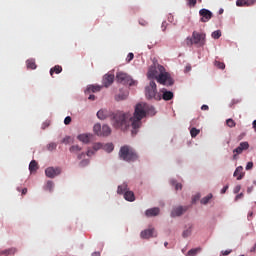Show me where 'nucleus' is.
<instances>
[{
    "label": "nucleus",
    "instance_id": "f257e3e1",
    "mask_svg": "<svg viewBox=\"0 0 256 256\" xmlns=\"http://www.w3.org/2000/svg\"><path fill=\"white\" fill-rule=\"evenodd\" d=\"M155 107L142 102L138 103L135 106V110L133 116L131 114L125 112H116L113 113L107 109H101L97 112V117L101 121H105V119H111V123L115 129H121L122 131L127 130L129 127V120L130 126L132 127V135H137L139 133V129H141V125H143V119L150 115L153 117L155 115Z\"/></svg>",
    "mask_w": 256,
    "mask_h": 256
},
{
    "label": "nucleus",
    "instance_id": "f03ea898",
    "mask_svg": "<svg viewBox=\"0 0 256 256\" xmlns=\"http://www.w3.org/2000/svg\"><path fill=\"white\" fill-rule=\"evenodd\" d=\"M147 77L148 79H156L160 85H165L166 87H171L175 83L171 74L161 65L151 66L148 70Z\"/></svg>",
    "mask_w": 256,
    "mask_h": 256
},
{
    "label": "nucleus",
    "instance_id": "7ed1b4c3",
    "mask_svg": "<svg viewBox=\"0 0 256 256\" xmlns=\"http://www.w3.org/2000/svg\"><path fill=\"white\" fill-rule=\"evenodd\" d=\"M119 157L122 161H127V163H133L139 159V155L135 149L129 145H124L120 148Z\"/></svg>",
    "mask_w": 256,
    "mask_h": 256
},
{
    "label": "nucleus",
    "instance_id": "20e7f679",
    "mask_svg": "<svg viewBox=\"0 0 256 256\" xmlns=\"http://www.w3.org/2000/svg\"><path fill=\"white\" fill-rule=\"evenodd\" d=\"M206 37L207 35L204 32L193 31L192 36L186 38V45L187 47H193V45H196V47H204Z\"/></svg>",
    "mask_w": 256,
    "mask_h": 256
},
{
    "label": "nucleus",
    "instance_id": "39448f33",
    "mask_svg": "<svg viewBox=\"0 0 256 256\" xmlns=\"http://www.w3.org/2000/svg\"><path fill=\"white\" fill-rule=\"evenodd\" d=\"M145 95L147 99H155L161 101V94L157 93V84L151 80L149 85L145 88Z\"/></svg>",
    "mask_w": 256,
    "mask_h": 256
},
{
    "label": "nucleus",
    "instance_id": "423d86ee",
    "mask_svg": "<svg viewBox=\"0 0 256 256\" xmlns=\"http://www.w3.org/2000/svg\"><path fill=\"white\" fill-rule=\"evenodd\" d=\"M116 80L118 83H122V85H129V87H135L137 86V81L133 80L129 74L119 71L116 73Z\"/></svg>",
    "mask_w": 256,
    "mask_h": 256
},
{
    "label": "nucleus",
    "instance_id": "0eeeda50",
    "mask_svg": "<svg viewBox=\"0 0 256 256\" xmlns=\"http://www.w3.org/2000/svg\"><path fill=\"white\" fill-rule=\"evenodd\" d=\"M249 149V142H241L237 148L233 150V159L236 161L237 155H241L244 151H247Z\"/></svg>",
    "mask_w": 256,
    "mask_h": 256
},
{
    "label": "nucleus",
    "instance_id": "6e6552de",
    "mask_svg": "<svg viewBox=\"0 0 256 256\" xmlns=\"http://www.w3.org/2000/svg\"><path fill=\"white\" fill-rule=\"evenodd\" d=\"M45 173H46V177H49L50 179H53V178L57 177V175L61 174V168H59V167H57V168L48 167L45 170Z\"/></svg>",
    "mask_w": 256,
    "mask_h": 256
},
{
    "label": "nucleus",
    "instance_id": "1a4fd4ad",
    "mask_svg": "<svg viewBox=\"0 0 256 256\" xmlns=\"http://www.w3.org/2000/svg\"><path fill=\"white\" fill-rule=\"evenodd\" d=\"M199 15L202 17L200 19L202 23H207L213 17V13L205 8L199 11Z\"/></svg>",
    "mask_w": 256,
    "mask_h": 256
},
{
    "label": "nucleus",
    "instance_id": "9d476101",
    "mask_svg": "<svg viewBox=\"0 0 256 256\" xmlns=\"http://www.w3.org/2000/svg\"><path fill=\"white\" fill-rule=\"evenodd\" d=\"M142 239H151V237H157V232H155V228H149L143 230L140 234Z\"/></svg>",
    "mask_w": 256,
    "mask_h": 256
},
{
    "label": "nucleus",
    "instance_id": "9b49d317",
    "mask_svg": "<svg viewBox=\"0 0 256 256\" xmlns=\"http://www.w3.org/2000/svg\"><path fill=\"white\" fill-rule=\"evenodd\" d=\"M78 141H80L81 143H84L85 145H88V143H91V140L93 139V134H79L77 136Z\"/></svg>",
    "mask_w": 256,
    "mask_h": 256
},
{
    "label": "nucleus",
    "instance_id": "f8f14e48",
    "mask_svg": "<svg viewBox=\"0 0 256 256\" xmlns=\"http://www.w3.org/2000/svg\"><path fill=\"white\" fill-rule=\"evenodd\" d=\"M113 81H115V75L106 74L103 77L102 83H103L104 87H109V86L113 85Z\"/></svg>",
    "mask_w": 256,
    "mask_h": 256
},
{
    "label": "nucleus",
    "instance_id": "ddd939ff",
    "mask_svg": "<svg viewBox=\"0 0 256 256\" xmlns=\"http://www.w3.org/2000/svg\"><path fill=\"white\" fill-rule=\"evenodd\" d=\"M185 211H187V207H183V206L175 207L171 212V217H181V215H183Z\"/></svg>",
    "mask_w": 256,
    "mask_h": 256
},
{
    "label": "nucleus",
    "instance_id": "4468645a",
    "mask_svg": "<svg viewBox=\"0 0 256 256\" xmlns=\"http://www.w3.org/2000/svg\"><path fill=\"white\" fill-rule=\"evenodd\" d=\"M101 89H103V86L90 85L87 87L85 94L89 95V93H99V91H101Z\"/></svg>",
    "mask_w": 256,
    "mask_h": 256
},
{
    "label": "nucleus",
    "instance_id": "2eb2a0df",
    "mask_svg": "<svg viewBox=\"0 0 256 256\" xmlns=\"http://www.w3.org/2000/svg\"><path fill=\"white\" fill-rule=\"evenodd\" d=\"M236 177L237 181H241L243 177H245V173L243 172V166H238L233 174Z\"/></svg>",
    "mask_w": 256,
    "mask_h": 256
},
{
    "label": "nucleus",
    "instance_id": "dca6fc26",
    "mask_svg": "<svg viewBox=\"0 0 256 256\" xmlns=\"http://www.w3.org/2000/svg\"><path fill=\"white\" fill-rule=\"evenodd\" d=\"M160 210L157 207L154 208H150L148 210H146L145 215L146 217H157V215H159Z\"/></svg>",
    "mask_w": 256,
    "mask_h": 256
},
{
    "label": "nucleus",
    "instance_id": "f3484780",
    "mask_svg": "<svg viewBox=\"0 0 256 256\" xmlns=\"http://www.w3.org/2000/svg\"><path fill=\"white\" fill-rule=\"evenodd\" d=\"M162 93V99H164V101H171V99H173V92L162 89Z\"/></svg>",
    "mask_w": 256,
    "mask_h": 256
},
{
    "label": "nucleus",
    "instance_id": "a211bd4d",
    "mask_svg": "<svg viewBox=\"0 0 256 256\" xmlns=\"http://www.w3.org/2000/svg\"><path fill=\"white\" fill-rule=\"evenodd\" d=\"M124 199L126 200V201H130V202H133V201H135V193H133V191H126L125 193H124Z\"/></svg>",
    "mask_w": 256,
    "mask_h": 256
},
{
    "label": "nucleus",
    "instance_id": "6ab92c4d",
    "mask_svg": "<svg viewBox=\"0 0 256 256\" xmlns=\"http://www.w3.org/2000/svg\"><path fill=\"white\" fill-rule=\"evenodd\" d=\"M109 135H111V127L109 125H103L101 137H109Z\"/></svg>",
    "mask_w": 256,
    "mask_h": 256
},
{
    "label": "nucleus",
    "instance_id": "aec40b11",
    "mask_svg": "<svg viewBox=\"0 0 256 256\" xmlns=\"http://www.w3.org/2000/svg\"><path fill=\"white\" fill-rule=\"evenodd\" d=\"M15 253H17V249L15 248H10V249L0 251V255H4V256L14 255Z\"/></svg>",
    "mask_w": 256,
    "mask_h": 256
},
{
    "label": "nucleus",
    "instance_id": "412c9836",
    "mask_svg": "<svg viewBox=\"0 0 256 256\" xmlns=\"http://www.w3.org/2000/svg\"><path fill=\"white\" fill-rule=\"evenodd\" d=\"M63 71V67L60 65H56L53 68L50 69V75L53 77V73H56V75H59Z\"/></svg>",
    "mask_w": 256,
    "mask_h": 256
},
{
    "label": "nucleus",
    "instance_id": "4be33fe9",
    "mask_svg": "<svg viewBox=\"0 0 256 256\" xmlns=\"http://www.w3.org/2000/svg\"><path fill=\"white\" fill-rule=\"evenodd\" d=\"M83 148H81V146L79 145H72L69 148L70 153H73L74 155H77L78 153H81Z\"/></svg>",
    "mask_w": 256,
    "mask_h": 256
},
{
    "label": "nucleus",
    "instance_id": "5701e85b",
    "mask_svg": "<svg viewBox=\"0 0 256 256\" xmlns=\"http://www.w3.org/2000/svg\"><path fill=\"white\" fill-rule=\"evenodd\" d=\"M102 149L106 151V153H111L115 149V147L113 146V143H107L102 145Z\"/></svg>",
    "mask_w": 256,
    "mask_h": 256
},
{
    "label": "nucleus",
    "instance_id": "b1692460",
    "mask_svg": "<svg viewBox=\"0 0 256 256\" xmlns=\"http://www.w3.org/2000/svg\"><path fill=\"white\" fill-rule=\"evenodd\" d=\"M37 161L32 160L29 164V171L30 173H33V171H37V169H39V167L37 166Z\"/></svg>",
    "mask_w": 256,
    "mask_h": 256
},
{
    "label": "nucleus",
    "instance_id": "393cba45",
    "mask_svg": "<svg viewBox=\"0 0 256 256\" xmlns=\"http://www.w3.org/2000/svg\"><path fill=\"white\" fill-rule=\"evenodd\" d=\"M127 190V183H123L122 185L118 186V190L117 193L119 195H123V193H125Z\"/></svg>",
    "mask_w": 256,
    "mask_h": 256
},
{
    "label": "nucleus",
    "instance_id": "a878e982",
    "mask_svg": "<svg viewBox=\"0 0 256 256\" xmlns=\"http://www.w3.org/2000/svg\"><path fill=\"white\" fill-rule=\"evenodd\" d=\"M93 131L95 135H98V137H101V132H102L101 124H95L93 127Z\"/></svg>",
    "mask_w": 256,
    "mask_h": 256
},
{
    "label": "nucleus",
    "instance_id": "bb28decb",
    "mask_svg": "<svg viewBox=\"0 0 256 256\" xmlns=\"http://www.w3.org/2000/svg\"><path fill=\"white\" fill-rule=\"evenodd\" d=\"M26 65L28 69H37V64H35V60L29 59L26 61Z\"/></svg>",
    "mask_w": 256,
    "mask_h": 256
},
{
    "label": "nucleus",
    "instance_id": "cd10ccee",
    "mask_svg": "<svg viewBox=\"0 0 256 256\" xmlns=\"http://www.w3.org/2000/svg\"><path fill=\"white\" fill-rule=\"evenodd\" d=\"M197 253H201V247L193 248V249L189 250L187 255L188 256H195V255H197Z\"/></svg>",
    "mask_w": 256,
    "mask_h": 256
},
{
    "label": "nucleus",
    "instance_id": "c85d7f7f",
    "mask_svg": "<svg viewBox=\"0 0 256 256\" xmlns=\"http://www.w3.org/2000/svg\"><path fill=\"white\" fill-rule=\"evenodd\" d=\"M211 199H213V194H208L206 197L201 199L202 205H207Z\"/></svg>",
    "mask_w": 256,
    "mask_h": 256
},
{
    "label": "nucleus",
    "instance_id": "c756f323",
    "mask_svg": "<svg viewBox=\"0 0 256 256\" xmlns=\"http://www.w3.org/2000/svg\"><path fill=\"white\" fill-rule=\"evenodd\" d=\"M199 133H201V130H199L197 128H191V130H190V135L193 139H195V137H197V135H199Z\"/></svg>",
    "mask_w": 256,
    "mask_h": 256
},
{
    "label": "nucleus",
    "instance_id": "7c9ffc66",
    "mask_svg": "<svg viewBox=\"0 0 256 256\" xmlns=\"http://www.w3.org/2000/svg\"><path fill=\"white\" fill-rule=\"evenodd\" d=\"M47 151H55V149H57V143L55 142H50L47 146H46Z\"/></svg>",
    "mask_w": 256,
    "mask_h": 256
},
{
    "label": "nucleus",
    "instance_id": "2f4dec72",
    "mask_svg": "<svg viewBox=\"0 0 256 256\" xmlns=\"http://www.w3.org/2000/svg\"><path fill=\"white\" fill-rule=\"evenodd\" d=\"M192 229H193V226H189L188 229L183 231L182 237L187 238V237L191 236Z\"/></svg>",
    "mask_w": 256,
    "mask_h": 256
},
{
    "label": "nucleus",
    "instance_id": "473e14b6",
    "mask_svg": "<svg viewBox=\"0 0 256 256\" xmlns=\"http://www.w3.org/2000/svg\"><path fill=\"white\" fill-rule=\"evenodd\" d=\"M53 187H55V184L53 183V181H48L46 186H45V191H53Z\"/></svg>",
    "mask_w": 256,
    "mask_h": 256
},
{
    "label": "nucleus",
    "instance_id": "72a5a7b5",
    "mask_svg": "<svg viewBox=\"0 0 256 256\" xmlns=\"http://www.w3.org/2000/svg\"><path fill=\"white\" fill-rule=\"evenodd\" d=\"M127 95H128L127 92L123 93V94H118L116 96V101H125V99H127Z\"/></svg>",
    "mask_w": 256,
    "mask_h": 256
},
{
    "label": "nucleus",
    "instance_id": "f704fd0d",
    "mask_svg": "<svg viewBox=\"0 0 256 256\" xmlns=\"http://www.w3.org/2000/svg\"><path fill=\"white\" fill-rule=\"evenodd\" d=\"M236 5L237 7H247V2L246 0H237Z\"/></svg>",
    "mask_w": 256,
    "mask_h": 256
},
{
    "label": "nucleus",
    "instance_id": "c9c22d12",
    "mask_svg": "<svg viewBox=\"0 0 256 256\" xmlns=\"http://www.w3.org/2000/svg\"><path fill=\"white\" fill-rule=\"evenodd\" d=\"M226 124L228 125V127H235L236 125L235 120L231 118L226 120Z\"/></svg>",
    "mask_w": 256,
    "mask_h": 256
},
{
    "label": "nucleus",
    "instance_id": "e433bc0d",
    "mask_svg": "<svg viewBox=\"0 0 256 256\" xmlns=\"http://www.w3.org/2000/svg\"><path fill=\"white\" fill-rule=\"evenodd\" d=\"M134 58H135V54H133L132 52H130V53L127 55L126 63H131V61H133Z\"/></svg>",
    "mask_w": 256,
    "mask_h": 256
},
{
    "label": "nucleus",
    "instance_id": "4c0bfd02",
    "mask_svg": "<svg viewBox=\"0 0 256 256\" xmlns=\"http://www.w3.org/2000/svg\"><path fill=\"white\" fill-rule=\"evenodd\" d=\"M219 37H221V31L220 30H216L212 33V38L213 39H219Z\"/></svg>",
    "mask_w": 256,
    "mask_h": 256
},
{
    "label": "nucleus",
    "instance_id": "58836bf2",
    "mask_svg": "<svg viewBox=\"0 0 256 256\" xmlns=\"http://www.w3.org/2000/svg\"><path fill=\"white\" fill-rule=\"evenodd\" d=\"M214 65H215L218 69H225V63H223V62L215 61Z\"/></svg>",
    "mask_w": 256,
    "mask_h": 256
},
{
    "label": "nucleus",
    "instance_id": "ea45409f",
    "mask_svg": "<svg viewBox=\"0 0 256 256\" xmlns=\"http://www.w3.org/2000/svg\"><path fill=\"white\" fill-rule=\"evenodd\" d=\"M99 149H103V144L96 143V144L93 145V150L94 151H99Z\"/></svg>",
    "mask_w": 256,
    "mask_h": 256
},
{
    "label": "nucleus",
    "instance_id": "a19ab883",
    "mask_svg": "<svg viewBox=\"0 0 256 256\" xmlns=\"http://www.w3.org/2000/svg\"><path fill=\"white\" fill-rule=\"evenodd\" d=\"M87 165H89V160L84 159L79 163L80 167H87Z\"/></svg>",
    "mask_w": 256,
    "mask_h": 256
},
{
    "label": "nucleus",
    "instance_id": "79ce46f5",
    "mask_svg": "<svg viewBox=\"0 0 256 256\" xmlns=\"http://www.w3.org/2000/svg\"><path fill=\"white\" fill-rule=\"evenodd\" d=\"M62 143L69 145V143H71V138L69 136L64 137Z\"/></svg>",
    "mask_w": 256,
    "mask_h": 256
},
{
    "label": "nucleus",
    "instance_id": "37998d69",
    "mask_svg": "<svg viewBox=\"0 0 256 256\" xmlns=\"http://www.w3.org/2000/svg\"><path fill=\"white\" fill-rule=\"evenodd\" d=\"M256 0H246V7H251L255 5Z\"/></svg>",
    "mask_w": 256,
    "mask_h": 256
},
{
    "label": "nucleus",
    "instance_id": "c03bdc74",
    "mask_svg": "<svg viewBox=\"0 0 256 256\" xmlns=\"http://www.w3.org/2000/svg\"><path fill=\"white\" fill-rule=\"evenodd\" d=\"M189 7H195L197 5V0H188Z\"/></svg>",
    "mask_w": 256,
    "mask_h": 256
},
{
    "label": "nucleus",
    "instance_id": "a18cd8bd",
    "mask_svg": "<svg viewBox=\"0 0 256 256\" xmlns=\"http://www.w3.org/2000/svg\"><path fill=\"white\" fill-rule=\"evenodd\" d=\"M71 124V117L70 116H67L65 119H64V125H70Z\"/></svg>",
    "mask_w": 256,
    "mask_h": 256
},
{
    "label": "nucleus",
    "instance_id": "49530a36",
    "mask_svg": "<svg viewBox=\"0 0 256 256\" xmlns=\"http://www.w3.org/2000/svg\"><path fill=\"white\" fill-rule=\"evenodd\" d=\"M253 169V162H248L246 165V171Z\"/></svg>",
    "mask_w": 256,
    "mask_h": 256
},
{
    "label": "nucleus",
    "instance_id": "de8ad7c7",
    "mask_svg": "<svg viewBox=\"0 0 256 256\" xmlns=\"http://www.w3.org/2000/svg\"><path fill=\"white\" fill-rule=\"evenodd\" d=\"M17 191H19V192H21L22 193V195H27V188H23L22 190H21V188H17Z\"/></svg>",
    "mask_w": 256,
    "mask_h": 256
},
{
    "label": "nucleus",
    "instance_id": "09e8293b",
    "mask_svg": "<svg viewBox=\"0 0 256 256\" xmlns=\"http://www.w3.org/2000/svg\"><path fill=\"white\" fill-rule=\"evenodd\" d=\"M86 155H87L88 157H91V155H95V150L89 149V150L87 151Z\"/></svg>",
    "mask_w": 256,
    "mask_h": 256
},
{
    "label": "nucleus",
    "instance_id": "8fccbe9b",
    "mask_svg": "<svg viewBox=\"0 0 256 256\" xmlns=\"http://www.w3.org/2000/svg\"><path fill=\"white\" fill-rule=\"evenodd\" d=\"M227 189H229V185L223 187V189L221 190V194L225 195V193H227Z\"/></svg>",
    "mask_w": 256,
    "mask_h": 256
},
{
    "label": "nucleus",
    "instance_id": "3c124183",
    "mask_svg": "<svg viewBox=\"0 0 256 256\" xmlns=\"http://www.w3.org/2000/svg\"><path fill=\"white\" fill-rule=\"evenodd\" d=\"M200 198H201L200 195L194 196L193 199H192V203H196L197 201H199Z\"/></svg>",
    "mask_w": 256,
    "mask_h": 256
},
{
    "label": "nucleus",
    "instance_id": "603ef678",
    "mask_svg": "<svg viewBox=\"0 0 256 256\" xmlns=\"http://www.w3.org/2000/svg\"><path fill=\"white\" fill-rule=\"evenodd\" d=\"M241 191V185H237L235 188H234V193H239Z\"/></svg>",
    "mask_w": 256,
    "mask_h": 256
},
{
    "label": "nucleus",
    "instance_id": "864d4df0",
    "mask_svg": "<svg viewBox=\"0 0 256 256\" xmlns=\"http://www.w3.org/2000/svg\"><path fill=\"white\" fill-rule=\"evenodd\" d=\"M176 191H179V189H183V186L179 183L175 184Z\"/></svg>",
    "mask_w": 256,
    "mask_h": 256
},
{
    "label": "nucleus",
    "instance_id": "5fc2aeb1",
    "mask_svg": "<svg viewBox=\"0 0 256 256\" xmlns=\"http://www.w3.org/2000/svg\"><path fill=\"white\" fill-rule=\"evenodd\" d=\"M201 110L202 111H209V106L204 104V105H202Z\"/></svg>",
    "mask_w": 256,
    "mask_h": 256
},
{
    "label": "nucleus",
    "instance_id": "6e6d98bb",
    "mask_svg": "<svg viewBox=\"0 0 256 256\" xmlns=\"http://www.w3.org/2000/svg\"><path fill=\"white\" fill-rule=\"evenodd\" d=\"M231 252H232V250H226V251L222 252V255H225V256L231 255Z\"/></svg>",
    "mask_w": 256,
    "mask_h": 256
},
{
    "label": "nucleus",
    "instance_id": "4d7b16f0",
    "mask_svg": "<svg viewBox=\"0 0 256 256\" xmlns=\"http://www.w3.org/2000/svg\"><path fill=\"white\" fill-rule=\"evenodd\" d=\"M185 73H189V71H191V66L190 64H188L186 67H185Z\"/></svg>",
    "mask_w": 256,
    "mask_h": 256
},
{
    "label": "nucleus",
    "instance_id": "13d9d810",
    "mask_svg": "<svg viewBox=\"0 0 256 256\" xmlns=\"http://www.w3.org/2000/svg\"><path fill=\"white\" fill-rule=\"evenodd\" d=\"M47 127H49V122H44L42 124V129H47Z\"/></svg>",
    "mask_w": 256,
    "mask_h": 256
},
{
    "label": "nucleus",
    "instance_id": "bf43d9fd",
    "mask_svg": "<svg viewBox=\"0 0 256 256\" xmlns=\"http://www.w3.org/2000/svg\"><path fill=\"white\" fill-rule=\"evenodd\" d=\"M167 29V22L162 23V31H165Z\"/></svg>",
    "mask_w": 256,
    "mask_h": 256
},
{
    "label": "nucleus",
    "instance_id": "052dcab7",
    "mask_svg": "<svg viewBox=\"0 0 256 256\" xmlns=\"http://www.w3.org/2000/svg\"><path fill=\"white\" fill-rule=\"evenodd\" d=\"M83 157H85V152L78 154L77 159H82Z\"/></svg>",
    "mask_w": 256,
    "mask_h": 256
},
{
    "label": "nucleus",
    "instance_id": "680f3d73",
    "mask_svg": "<svg viewBox=\"0 0 256 256\" xmlns=\"http://www.w3.org/2000/svg\"><path fill=\"white\" fill-rule=\"evenodd\" d=\"M88 99H89L90 101H95L96 97H95V95L90 94V96L88 97Z\"/></svg>",
    "mask_w": 256,
    "mask_h": 256
},
{
    "label": "nucleus",
    "instance_id": "e2e57ef3",
    "mask_svg": "<svg viewBox=\"0 0 256 256\" xmlns=\"http://www.w3.org/2000/svg\"><path fill=\"white\" fill-rule=\"evenodd\" d=\"M139 23L142 25V27H145V25H147V21L145 20H140Z\"/></svg>",
    "mask_w": 256,
    "mask_h": 256
},
{
    "label": "nucleus",
    "instance_id": "0e129e2a",
    "mask_svg": "<svg viewBox=\"0 0 256 256\" xmlns=\"http://www.w3.org/2000/svg\"><path fill=\"white\" fill-rule=\"evenodd\" d=\"M92 256H101V252H93Z\"/></svg>",
    "mask_w": 256,
    "mask_h": 256
},
{
    "label": "nucleus",
    "instance_id": "69168bd1",
    "mask_svg": "<svg viewBox=\"0 0 256 256\" xmlns=\"http://www.w3.org/2000/svg\"><path fill=\"white\" fill-rule=\"evenodd\" d=\"M251 253H255V251H256V243H255V245H254V247L253 248H251Z\"/></svg>",
    "mask_w": 256,
    "mask_h": 256
},
{
    "label": "nucleus",
    "instance_id": "338daca9",
    "mask_svg": "<svg viewBox=\"0 0 256 256\" xmlns=\"http://www.w3.org/2000/svg\"><path fill=\"white\" fill-rule=\"evenodd\" d=\"M251 217H253V212L248 213V219L251 218Z\"/></svg>",
    "mask_w": 256,
    "mask_h": 256
},
{
    "label": "nucleus",
    "instance_id": "774afa93",
    "mask_svg": "<svg viewBox=\"0 0 256 256\" xmlns=\"http://www.w3.org/2000/svg\"><path fill=\"white\" fill-rule=\"evenodd\" d=\"M253 128H254L255 131H256V120L253 121Z\"/></svg>",
    "mask_w": 256,
    "mask_h": 256
}]
</instances>
